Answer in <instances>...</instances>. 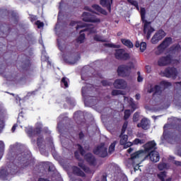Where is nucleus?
I'll use <instances>...</instances> for the list:
<instances>
[{
	"label": "nucleus",
	"instance_id": "1",
	"mask_svg": "<svg viewBox=\"0 0 181 181\" xmlns=\"http://www.w3.org/2000/svg\"><path fill=\"white\" fill-rule=\"evenodd\" d=\"M156 149V143H155L154 141H149L144 145V151L141 150L132 154L131 159L134 162H135V160L139 162V160H142V158H144V156H145L144 159H146V158L149 156L150 160L156 163V162H159L160 157L159 156V153L155 151ZM146 152L150 153H148V155L145 156V153Z\"/></svg>",
	"mask_w": 181,
	"mask_h": 181
},
{
	"label": "nucleus",
	"instance_id": "2",
	"mask_svg": "<svg viewBox=\"0 0 181 181\" xmlns=\"http://www.w3.org/2000/svg\"><path fill=\"white\" fill-rule=\"evenodd\" d=\"M70 25L76 26V30L83 29V28H86L81 30V35L77 39L78 43H83L86 39V35L83 34V32H89V33H95L97 32V28L94 27L93 25L83 23L81 21H71Z\"/></svg>",
	"mask_w": 181,
	"mask_h": 181
},
{
	"label": "nucleus",
	"instance_id": "3",
	"mask_svg": "<svg viewBox=\"0 0 181 181\" xmlns=\"http://www.w3.org/2000/svg\"><path fill=\"white\" fill-rule=\"evenodd\" d=\"M140 13L141 16V21L144 25V35H146V39L149 40L151 39V35H152V33L155 32V28L151 26V22H148V21L145 20V13H146V11L145 10V8H141Z\"/></svg>",
	"mask_w": 181,
	"mask_h": 181
},
{
	"label": "nucleus",
	"instance_id": "4",
	"mask_svg": "<svg viewBox=\"0 0 181 181\" xmlns=\"http://www.w3.org/2000/svg\"><path fill=\"white\" fill-rule=\"evenodd\" d=\"M172 84L166 81H162L159 85L155 86L153 88L151 87L150 89H148V93H154V95H160L162 94V90L164 88H168L170 87Z\"/></svg>",
	"mask_w": 181,
	"mask_h": 181
},
{
	"label": "nucleus",
	"instance_id": "5",
	"mask_svg": "<svg viewBox=\"0 0 181 181\" xmlns=\"http://www.w3.org/2000/svg\"><path fill=\"white\" fill-rule=\"evenodd\" d=\"M172 44V38L167 37L165 38L163 42H161L156 48L154 49V53L156 56H160L163 52H165V49L166 47H168V46H170Z\"/></svg>",
	"mask_w": 181,
	"mask_h": 181
},
{
	"label": "nucleus",
	"instance_id": "6",
	"mask_svg": "<svg viewBox=\"0 0 181 181\" xmlns=\"http://www.w3.org/2000/svg\"><path fill=\"white\" fill-rule=\"evenodd\" d=\"M124 103L129 104L132 108V112L129 110H126L124 111V119H128L131 115V112H134L136 108H138V105L134 102V99L132 98L124 97Z\"/></svg>",
	"mask_w": 181,
	"mask_h": 181
},
{
	"label": "nucleus",
	"instance_id": "7",
	"mask_svg": "<svg viewBox=\"0 0 181 181\" xmlns=\"http://www.w3.org/2000/svg\"><path fill=\"white\" fill-rule=\"evenodd\" d=\"M115 56L117 60H134V56L123 49H117Z\"/></svg>",
	"mask_w": 181,
	"mask_h": 181
},
{
	"label": "nucleus",
	"instance_id": "8",
	"mask_svg": "<svg viewBox=\"0 0 181 181\" xmlns=\"http://www.w3.org/2000/svg\"><path fill=\"white\" fill-rule=\"evenodd\" d=\"M131 69H134V64H131L130 66L121 65L117 69L118 75L121 77H126L131 72Z\"/></svg>",
	"mask_w": 181,
	"mask_h": 181
},
{
	"label": "nucleus",
	"instance_id": "9",
	"mask_svg": "<svg viewBox=\"0 0 181 181\" xmlns=\"http://www.w3.org/2000/svg\"><path fill=\"white\" fill-rule=\"evenodd\" d=\"M93 153L95 155H98V156H100L101 158H105V156L108 155V152L107 151V146H105L104 143H102L100 145L96 147L93 150Z\"/></svg>",
	"mask_w": 181,
	"mask_h": 181
},
{
	"label": "nucleus",
	"instance_id": "10",
	"mask_svg": "<svg viewBox=\"0 0 181 181\" xmlns=\"http://www.w3.org/2000/svg\"><path fill=\"white\" fill-rule=\"evenodd\" d=\"M25 132L28 134V136L31 138V142L33 144H35L36 141H33V138H35V136H37V135L40 134V127L36 128L35 130H33V128H32V127L28 126L25 128Z\"/></svg>",
	"mask_w": 181,
	"mask_h": 181
},
{
	"label": "nucleus",
	"instance_id": "11",
	"mask_svg": "<svg viewBox=\"0 0 181 181\" xmlns=\"http://www.w3.org/2000/svg\"><path fill=\"white\" fill-rule=\"evenodd\" d=\"M166 36V33L163 31V30H158L151 38V43L153 45H156L163 39Z\"/></svg>",
	"mask_w": 181,
	"mask_h": 181
},
{
	"label": "nucleus",
	"instance_id": "12",
	"mask_svg": "<svg viewBox=\"0 0 181 181\" xmlns=\"http://www.w3.org/2000/svg\"><path fill=\"white\" fill-rule=\"evenodd\" d=\"M161 74L168 78H176L177 76V69L176 68H167L164 71H161Z\"/></svg>",
	"mask_w": 181,
	"mask_h": 181
},
{
	"label": "nucleus",
	"instance_id": "13",
	"mask_svg": "<svg viewBox=\"0 0 181 181\" xmlns=\"http://www.w3.org/2000/svg\"><path fill=\"white\" fill-rule=\"evenodd\" d=\"M82 19L84 22H92L93 23H99L100 22V18L87 12L83 13Z\"/></svg>",
	"mask_w": 181,
	"mask_h": 181
},
{
	"label": "nucleus",
	"instance_id": "14",
	"mask_svg": "<svg viewBox=\"0 0 181 181\" xmlns=\"http://www.w3.org/2000/svg\"><path fill=\"white\" fill-rule=\"evenodd\" d=\"M172 55L168 54L165 57H161L158 59V65L163 67V66H168L172 63Z\"/></svg>",
	"mask_w": 181,
	"mask_h": 181
},
{
	"label": "nucleus",
	"instance_id": "15",
	"mask_svg": "<svg viewBox=\"0 0 181 181\" xmlns=\"http://www.w3.org/2000/svg\"><path fill=\"white\" fill-rule=\"evenodd\" d=\"M119 138V144L120 145H122L124 146V149L132 146V145L134 144V143L128 141V136L124 134V133H121Z\"/></svg>",
	"mask_w": 181,
	"mask_h": 181
},
{
	"label": "nucleus",
	"instance_id": "16",
	"mask_svg": "<svg viewBox=\"0 0 181 181\" xmlns=\"http://www.w3.org/2000/svg\"><path fill=\"white\" fill-rule=\"evenodd\" d=\"M139 128H142V129H149V127H151V122L149 119L146 118H144L141 119V122L137 124Z\"/></svg>",
	"mask_w": 181,
	"mask_h": 181
},
{
	"label": "nucleus",
	"instance_id": "17",
	"mask_svg": "<svg viewBox=\"0 0 181 181\" xmlns=\"http://www.w3.org/2000/svg\"><path fill=\"white\" fill-rule=\"evenodd\" d=\"M113 85L115 88H127V81L124 79H117Z\"/></svg>",
	"mask_w": 181,
	"mask_h": 181
},
{
	"label": "nucleus",
	"instance_id": "18",
	"mask_svg": "<svg viewBox=\"0 0 181 181\" xmlns=\"http://www.w3.org/2000/svg\"><path fill=\"white\" fill-rule=\"evenodd\" d=\"M10 175H14L15 174V169L11 170L10 172H8L6 169H2L0 171V177L1 179H4V180H7L6 177H8Z\"/></svg>",
	"mask_w": 181,
	"mask_h": 181
},
{
	"label": "nucleus",
	"instance_id": "19",
	"mask_svg": "<svg viewBox=\"0 0 181 181\" xmlns=\"http://www.w3.org/2000/svg\"><path fill=\"white\" fill-rule=\"evenodd\" d=\"M80 59V57H78L77 59L74 58L72 55L64 57V60L66 63H69V64H76L77 61Z\"/></svg>",
	"mask_w": 181,
	"mask_h": 181
},
{
	"label": "nucleus",
	"instance_id": "20",
	"mask_svg": "<svg viewBox=\"0 0 181 181\" xmlns=\"http://www.w3.org/2000/svg\"><path fill=\"white\" fill-rule=\"evenodd\" d=\"M72 170L74 175H76V176H81V177H84L86 176V174L83 170H81L77 166H73Z\"/></svg>",
	"mask_w": 181,
	"mask_h": 181
},
{
	"label": "nucleus",
	"instance_id": "21",
	"mask_svg": "<svg viewBox=\"0 0 181 181\" xmlns=\"http://www.w3.org/2000/svg\"><path fill=\"white\" fill-rule=\"evenodd\" d=\"M111 4H112V0H110V1L109 0H100V5L107 8L109 12H111Z\"/></svg>",
	"mask_w": 181,
	"mask_h": 181
},
{
	"label": "nucleus",
	"instance_id": "22",
	"mask_svg": "<svg viewBox=\"0 0 181 181\" xmlns=\"http://www.w3.org/2000/svg\"><path fill=\"white\" fill-rule=\"evenodd\" d=\"M85 159L90 163V165H95V158L93 157V154L87 153L85 156Z\"/></svg>",
	"mask_w": 181,
	"mask_h": 181
},
{
	"label": "nucleus",
	"instance_id": "23",
	"mask_svg": "<svg viewBox=\"0 0 181 181\" xmlns=\"http://www.w3.org/2000/svg\"><path fill=\"white\" fill-rule=\"evenodd\" d=\"M29 158H30V155L25 153L18 156V159L20 162H28V159H29Z\"/></svg>",
	"mask_w": 181,
	"mask_h": 181
},
{
	"label": "nucleus",
	"instance_id": "24",
	"mask_svg": "<svg viewBox=\"0 0 181 181\" xmlns=\"http://www.w3.org/2000/svg\"><path fill=\"white\" fill-rule=\"evenodd\" d=\"M78 165L79 166V168H81L84 170V172H86V173H94V171L91 170L90 168L86 166L83 162H79L78 163Z\"/></svg>",
	"mask_w": 181,
	"mask_h": 181
},
{
	"label": "nucleus",
	"instance_id": "25",
	"mask_svg": "<svg viewBox=\"0 0 181 181\" xmlns=\"http://www.w3.org/2000/svg\"><path fill=\"white\" fill-rule=\"evenodd\" d=\"M180 45H173L170 49V54H173L177 53V52H180Z\"/></svg>",
	"mask_w": 181,
	"mask_h": 181
},
{
	"label": "nucleus",
	"instance_id": "26",
	"mask_svg": "<svg viewBox=\"0 0 181 181\" xmlns=\"http://www.w3.org/2000/svg\"><path fill=\"white\" fill-rule=\"evenodd\" d=\"M122 43H123L124 46H127V47H129V49L134 47V44H132V42L129 40L122 39Z\"/></svg>",
	"mask_w": 181,
	"mask_h": 181
},
{
	"label": "nucleus",
	"instance_id": "27",
	"mask_svg": "<svg viewBox=\"0 0 181 181\" xmlns=\"http://www.w3.org/2000/svg\"><path fill=\"white\" fill-rule=\"evenodd\" d=\"M69 78L66 77L62 78L61 81V86L63 87V88H67L69 87Z\"/></svg>",
	"mask_w": 181,
	"mask_h": 181
},
{
	"label": "nucleus",
	"instance_id": "28",
	"mask_svg": "<svg viewBox=\"0 0 181 181\" xmlns=\"http://www.w3.org/2000/svg\"><path fill=\"white\" fill-rule=\"evenodd\" d=\"M92 8L95 9V11H97V12L103 13V15H107V11H105L104 9H103L101 7H100V6L97 4L92 6Z\"/></svg>",
	"mask_w": 181,
	"mask_h": 181
},
{
	"label": "nucleus",
	"instance_id": "29",
	"mask_svg": "<svg viewBox=\"0 0 181 181\" xmlns=\"http://www.w3.org/2000/svg\"><path fill=\"white\" fill-rule=\"evenodd\" d=\"M170 168V165L166 163H160L158 165V169L159 170H163L164 169H169Z\"/></svg>",
	"mask_w": 181,
	"mask_h": 181
},
{
	"label": "nucleus",
	"instance_id": "30",
	"mask_svg": "<svg viewBox=\"0 0 181 181\" xmlns=\"http://www.w3.org/2000/svg\"><path fill=\"white\" fill-rule=\"evenodd\" d=\"M117 141H115L112 143L109 147V153H112L115 151V145H117Z\"/></svg>",
	"mask_w": 181,
	"mask_h": 181
},
{
	"label": "nucleus",
	"instance_id": "31",
	"mask_svg": "<svg viewBox=\"0 0 181 181\" xmlns=\"http://www.w3.org/2000/svg\"><path fill=\"white\" fill-rule=\"evenodd\" d=\"M96 42H105V38L101 35H95L93 37Z\"/></svg>",
	"mask_w": 181,
	"mask_h": 181
},
{
	"label": "nucleus",
	"instance_id": "32",
	"mask_svg": "<svg viewBox=\"0 0 181 181\" xmlns=\"http://www.w3.org/2000/svg\"><path fill=\"white\" fill-rule=\"evenodd\" d=\"M158 179L161 181H165V177H166V172H160L157 175Z\"/></svg>",
	"mask_w": 181,
	"mask_h": 181
},
{
	"label": "nucleus",
	"instance_id": "33",
	"mask_svg": "<svg viewBox=\"0 0 181 181\" xmlns=\"http://www.w3.org/2000/svg\"><path fill=\"white\" fill-rule=\"evenodd\" d=\"M59 162L64 169H67V160L59 159Z\"/></svg>",
	"mask_w": 181,
	"mask_h": 181
},
{
	"label": "nucleus",
	"instance_id": "34",
	"mask_svg": "<svg viewBox=\"0 0 181 181\" xmlns=\"http://www.w3.org/2000/svg\"><path fill=\"white\" fill-rule=\"evenodd\" d=\"M92 87H93V85L88 84L86 86V87H83L82 88V95H83V97H84L86 93H87V90H88V88H91Z\"/></svg>",
	"mask_w": 181,
	"mask_h": 181
},
{
	"label": "nucleus",
	"instance_id": "35",
	"mask_svg": "<svg viewBox=\"0 0 181 181\" xmlns=\"http://www.w3.org/2000/svg\"><path fill=\"white\" fill-rule=\"evenodd\" d=\"M124 91L120 90H113L112 91V95H123Z\"/></svg>",
	"mask_w": 181,
	"mask_h": 181
},
{
	"label": "nucleus",
	"instance_id": "36",
	"mask_svg": "<svg viewBox=\"0 0 181 181\" xmlns=\"http://www.w3.org/2000/svg\"><path fill=\"white\" fill-rule=\"evenodd\" d=\"M127 2H129V4H131V5L136 6L137 11H139V6H138V2L134 0H127Z\"/></svg>",
	"mask_w": 181,
	"mask_h": 181
},
{
	"label": "nucleus",
	"instance_id": "37",
	"mask_svg": "<svg viewBox=\"0 0 181 181\" xmlns=\"http://www.w3.org/2000/svg\"><path fill=\"white\" fill-rule=\"evenodd\" d=\"M133 144H134V145H138V144H140V145H142V144H145V140H141L139 139H136Z\"/></svg>",
	"mask_w": 181,
	"mask_h": 181
},
{
	"label": "nucleus",
	"instance_id": "38",
	"mask_svg": "<svg viewBox=\"0 0 181 181\" xmlns=\"http://www.w3.org/2000/svg\"><path fill=\"white\" fill-rule=\"evenodd\" d=\"M105 46H106V47H113L114 49H119V45H115L111 43H105Z\"/></svg>",
	"mask_w": 181,
	"mask_h": 181
},
{
	"label": "nucleus",
	"instance_id": "39",
	"mask_svg": "<svg viewBox=\"0 0 181 181\" xmlns=\"http://www.w3.org/2000/svg\"><path fill=\"white\" fill-rule=\"evenodd\" d=\"M140 50L141 52H145L146 50V42H141Z\"/></svg>",
	"mask_w": 181,
	"mask_h": 181
},
{
	"label": "nucleus",
	"instance_id": "40",
	"mask_svg": "<svg viewBox=\"0 0 181 181\" xmlns=\"http://www.w3.org/2000/svg\"><path fill=\"white\" fill-rule=\"evenodd\" d=\"M77 148L78 149L81 155H82V156H84V153H86V151H84V148H83V147L81 146L80 144L77 145Z\"/></svg>",
	"mask_w": 181,
	"mask_h": 181
},
{
	"label": "nucleus",
	"instance_id": "41",
	"mask_svg": "<svg viewBox=\"0 0 181 181\" xmlns=\"http://www.w3.org/2000/svg\"><path fill=\"white\" fill-rule=\"evenodd\" d=\"M35 25H37L38 29H41V28H43L45 26V23L40 21H37L35 22Z\"/></svg>",
	"mask_w": 181,
	"mask_h": 181
},
{
	"label": "nucleus",
	"instance_id": "42",
	"mask_svg": "<svg viewBox=\"0 0 181 181\" xmlns=\"http://www.w3.org/2000/svg\"><path fill=\"white\" fill-rule=\"evenodd\" d=\"M127 127H128V122H125L122 126L121 134H125V131H127Z\"/></svg>",
	"mask_w": 181,
	"mask_h": 181
},
{
	"label": "nucleus",
	"instance_id": "43",
	"mask_svg": "<svg viewBox=\"0 0 181 181\" xmlns=\"http://www.w3.org/2000/svg\"><path fill=\"white\" fill-rule=\"evenodd\" d=\"M42 142H43V139L42 137H38L37 139V145L40 148L42 146Z\"/></svg>",
	"mask_w": 181,
	"mask_h": 181
},
{
	"label": "nucleus",
	"instance_id": "44",
	"mask_svg": "<svg viewBox=\"0 0 181 181\" xmlns=\"http://www.w3.org/2000/svg\"><path fill=\"white\" fill-rule=\"evenodd\" d=\"M103 86H112V81H103Z\"/></svg>",
	"mask_w": 181,
	"mask_h": 181
},
{
	"label": "nucleus",
	"instance_id": "45",
	"mask_svg": "<svg viewBox=\"0 0 181 181\" xmlns=\"http://www.w3.org/2000/svg\"><path fill=\"white\" fill-rule=\"evenodd\" d=\"M139 119V113L138 112L134 113L133 116V120L134 121V122H136V121H138Z\"/></svg>",
	"mask_w": 181,
	"mask_h": 181
},
{
	"label": "nucleus",
	"instance_id": "46",
	"mask_svg": "<svg viewBox=\"0 0 181 181\" xmlns=\"http://www.w3.org/2000/svg\"><path fill=\"white\" fill-rule=\"evenodd\" d=\"M137 74H138V78H137V81L139 83H142L144 81V78H142L141 76V72L140 71H138L137 72Z\"/></svg>",
	"mask_w": 181,
	"mask_h": 181
},
{
	"label": "nucleus",
	"instance_id": "47",
	"mask_svg": "<svg viewBox=\"0 0 181 181\" xmlns=\"http://www.w3.org/2000/svg\"><path fill=\"white\" fill-rule=\"evenodd\" d=\"M155 103H156L157 105H159V104H162V103H163V100L160 98H157L155 100Z\"/></svg>",
	"mask_w": 181,
	"mask_h": 181
},
{
	"label": "nucleus",
	"instance_id": "48",
	"mask_svg": "<svg viewBox=\"0 0 181 181\" xmlns=\"http://www.w3.org/2000/svg\"><path fill=\"white\" fill-rule=\"evenodd\" d=\"M42 60H49V57L46 56V53L45 52H42Z\"/></svg>",
	"mask_w": 181,
	"mask_h": 181
},
{
	"label": "nucleus",
	"instance_id": "49",
	"mask_svg": "<svg viewBox=\"0 0 181 181\" xmlns=\"http://www.w3.org/2000/svg\"><path fill=\"white\" fill-rule=\"evenodd\" d=\"M146 70L148 73H151V71H152V68L151 67V66L146 65Z\"/></svg>",
	"mask_w": 181,
	"mask_h": 181
},
{
	"label": "nucleus",
	"instance_id": "50",
	"mask_svg": "<svg viewBox=\"0 0 181 181\" xmlns=\"http://www.w3.org/2000/svg\"><path fill=\"white\" fill-rule=\"evenodd\" d=\"M173 164H174V165H176V166H181V161H176V160H174V161H173Z\"/></svg>",
	"mask_w": 181,
	"mask_h": 181
},
{
	"label": "nucleus",
	"instance_id": "51",
	"mask_svg": "<svg viewBox=\"0 0 181 181\" xmlns=\"http://www.w3.org/2000/svg\"><path fill=\"white\" fill-rule=\"evenodd\" d=\"M135 98L136 100H141V95L139 93L136 94Z\"/></svg>",
	"mask_w": 181,
	"mask_h": 181
},
{
	"label": "nucleus",
	"instance_id": "52",
	"mask_svg": "<svg viewBox=\"0 0 181 181\" xmlns=\"http://www.w3.org/2000/svg\"><path fill=\"white\" fill-rule=\"evenodd\" d=\"M5 146V144H4V141H0V148L2 149Z\"/></svg>",
	"mask_w": 181,
	"mask_h": 181
},
{
	"label": "nucleus",
	"instance_id": "53",
	"mask_svg": "<svg viewBox=\"0 0 181 181\" xmlns=\"http://www.w3.org/2000/svg\"><path fill=\"white\" fill-rule=\"evenodd\" d=\"M18 127V125L14 124L11 129L12 132H15V129H16V127Z\"/></svg>",
	"mask_w": 181,
	"mask_h": 181
},
{
	"label": "nucleus",
	"instance_id": "54",
	"mask_svg": "<svg viewBox=\"0 0 181 181\" xmlns=\"http://www.w3.org/2000/svg\"><path fill=\"white\" fill-rule=\"evenodd\" d=\"M75 156H76V159H78V160H81L80 158H78V151L75 152Z\"/></svg>",
	"mask_w": 181,
	"mask_h": 181
},
{
	"label": "nucleus",
	"instance_id": "55",
	"mask_svg": "<svg viewBox=\"0 0 181 181\" xmlns=\"http://www.w3.org/2000/svg\"><path fill=\"white\" fill-rule=\"evenodd\" d=\"M36 19H37V17L35 16H31V21L33 22V21H36Z\"/></svg>",
	"mask_w": 181,
	"mask_h": 181
},
{
	"label": "nucleus",
	"instance_id": "56",
	"mask_svg": "<svg viewBox=\"0 0 181 181\" xmlns=\"http://www.w3.org/2000/svg\"><path fill=\"white\" fill-rule=\"evenodd\" d=\"M85 11H88L89 12H93V10H91L88 6L85 7Z\"/></svg>",
	"mask_w": 181,
	"mask_h": 181
},
{
	"label": "nucleus",
	"instance_id": "57",
	"mask_svg": "<svg viewBox=\"0 0 181 181\" xmlns=\"http://www.w3.org/2000/svg\"><path fill=\"white\" fill-rule=\"evenodd\" d=\"M79 138H80V139H83V138H84V134H83L82 132H81V133L79 134Z\"/></svg>",
	"mask_w": 181,
	"mask_h": 181
},
{
	"label": "nucleus",
	"instance_id": "58",
	"mask_svg": "<svg viewBox=\"0 0 181 181\" xmlns=\"http://www.w3.org/2000/svg\"><path fill=\"white\" fill-rule=\"evenodd\" d=\"M134 151V148H129L128 150H127V152L128 153H132V151Z\"/></svg>",
	"mask_w": 181,
	"mask_h": 181
},
{
	"label": "nucleus",
	"instance_id": "59",
	"mask_svg": "<svg viewBox=\"0 0 181 181\" xmlns=\"http://www.w3.org/2000/svg\"><path fill=\"white\" fill-rule=\"evenodd\" d=\"M135 46L136 47H141V44L139 43V42H136Z\"/></svg>",
	"mask_w": 181,
	"mask_h": 181
},
{
	"label": "nucleus",
	"instance_id": "60",
	"mask_svg": "<svg viewBox=\"0 0 181 181\" xmlns=\"http://www.w3.org/2000/svg\"><path fill=\"white\" fill-rule=\"evenodd\" d=\"M136 165H138V163H136ZM134 170H135V172H136V170H139V165H136L134 167Z\"/></svg>",
	"mask_w": 181,
	"mask_h": 181
},
{
	"label": "nucleus",
	"instance_id": "61",
	"mask_svg": "<svg viewBox=\"0 0 181 181\" xmlns=\"http://www.w3.org/2000/svg\"><path fill=\"white\" fill-rule=\"evenodd\" d=\"M58 46H59V50H61V52H63V49L62 48V45H60V42L59 41H58Z\"/></svg>",
	"mask_w": 181,
	"mask_h": 181
},
{
	"label": "nucleus",
	"instance_id": "62",
	"mask_svg": "<svg viewBox=\"0 0 181 181\" xmlns=\"http://www.w3.org/2000/svg\"><path fill=\"white\" fill-rule=\"evenodd\" d=\"M38 181H49V180H47V179H45V178H40V179L38 180Z\"/></svg>",
	"mask_w": 181,
	"mask_h": 181
},
{
	"label": "nucleus",
	"instance_id": "63",
	"mask_svg": "<svg viewBox=\"0 0 181 181\" xmlns=\"http://www.w3.org/2000/svg\"><path fill=\"white\" fill-rule=\"evenodd\" d=\"M59 23H57L55 26V29L57 30V29H59Z\"/></svg>",
	"mask_w": 181,
	"mask_h": 181
},
{
	"label": "nucleus",
	"instance_id": "64",
	"mask_svg": "<svg viewBox=\"0 0 181 181\" xmlns=\"http://www.w3.org/2000/svg\"><path fill=\"white\" fill-rule=\"evenodd\" d=\"M103 181H107V177L104 176L103 179Z\"/></svg>",
	"mask_w": 181,
	"mask_h": 181
}]
</instances>
